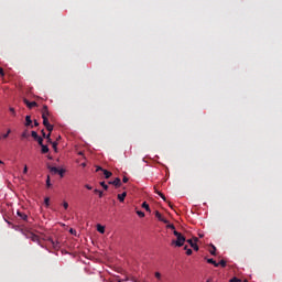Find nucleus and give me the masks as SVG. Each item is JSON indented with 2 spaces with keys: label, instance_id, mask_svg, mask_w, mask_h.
Returning <instances> with one entry per match:
<instances>
[{
  "label": "nucleus",
  "instance_id": "obj_1",
  "mask_svg": "<svg viewBox=\"0 0 282 282\" xmlns=\"http://www.w3.org/2000/svg\"><path fill=\"white\" fill-rule=\"evenodd\" d=\"M50 109L47 108V106H43L42 120L45 129L48 131V134L46 137L48 141L51 140L50 135H52V131H54V126L50 123Z\"/></svg>",
  "mask_w": 282,
  "mask_h": 282
},
{
  "label": "nucleus",
  "instance_id": "obj_2",
  "mask_svg": "<svg viewBox=\"0 0 282 282\" xmlns=\"http://www.w3.org/2000/svg\"><path fill=\"white\" fill-rule=\"evenodd\" d=\"M173 235L176 237V240H173L172 245L176 246V248H182V246L186 243V237H184V235L177 230H174Z\"/></svg>",
  "mask_w": 282,
  "mask_h": 282
},
{
  "label": "nucleus",
  "instance_id": "obj_3",
  "mask_svg": "<svg viewBox=\"0 0 282 282\" xmlns=\"http://www.w3.org/2000/svg\"><path fill=\"white\" fill-rule=\"evenodd\" d=\"M22 235H24V237H26V239H31V241L39 243V241H41V238L39 237V235L28 230V229H22Z\"/></svg>",
  "mask_w": 282,
  "mask_h": 282
},
{
  "label": "nucleus",
  "instance_id": "obj_4",
  "mask_svg": "<svg viewBox=\"0 0 282 282\" xmlns=\"http://www.w3.org/2000/svg\"><path fill=\"white\" fill-rule=\"evenodd\" d=\"M154 193L161 197V199H163V202H166L167 206H170L173 209V203H171V200L166 199V196L160 192V188L158 185H154Z\"/></svg>",
  "mask_w": 282,
  "mask_h": 282
},
{
  "label": "nucleus",
  "instance_id": "obj_5",
  "mask_svg": "<svg viewBox=\"0 0 282 282\" xmlns=\"http://www.w3.org/2000/svg\"><path fill=\"white\" fill-rule=\"evenodd\" d=\"M198 241H199L198 238H193V239L187 240V243H189L191 248H193V250H195V252L199 251V246L197 245Z\"/></svg>",
  "mask_w": 282,
  "mask_h": 282
},
{
  "label": "nucleus",
  "instance_id": "obj_6",
  "mask_svg": "<svg viewBox=\"0 0 282 282\" xmlns=\"http://www.w3.org/2000/svg\"><path fill=\"white\" fill-rule=\"evenodd\" d=\"M154 215L159 221H162L163 224H169V219H166V217H164V215H162L160 212L155 210Z\"/></svg>",
  "mask_w": 282,
  "mask_h": 282
},
{
  "label": "nucleus",
  "instance_id": "obj_7",
  "mask_svg": "<svg viewBox=\"0 0 282 282\" xmlns=\"http://www.w3.org/2000/svg\"><path fill=\"white\" fill-rule=\"evenodd\" d=\"M23 102H24V105H26V107H28L29 109H34V107H37L36 101H30V100H28V99H23Z\"/></svg>",
  "mask_w": 282,
  "mask_h": 282
},
{
  "label": "nucleus",
  "instance_id": "obj_8",
  "mask_svg": "<svg viewBox=\"0 0 282 282\" xmlns=\"http://www.w3.org/2000/svg\"><path fill=\"white\" fill-rule=\"evenodd\" d=\"M109 184H112V186H116V188H120L122 183L119 177H116L112 182H109Z\"/></svg>",
  "mask_w": 282,
  "mask_h": 282
},
{
  "label": "nucleus",
  "instance_id": "obj_9",
  "mask_svg": "<svg viewBox=\"0 0 282 282\" xmlns=\"http://www.w3.org/2000/svg\"><path fill=\"white\" fill-rule=\"evenodd\" d=\"M208 252L212 257H217V248L214 245L209 246Z\"/></svg>",
  "mask_w": 282,
  "mask_h": 282
},
{
  "label": "nucleus",
  "instance_id": "obj_10",
  "mask_svg": "<svg viewBox=\"0 0 282 282\" xmlns=\"http://www.w3.org/2000/svg\"><path fill=\"white\" fill-rule=\"evenodd\" d=\"M117 198L121 204L124 203V199L127 198V192L118 194Z\"/></svg>",
  "mask_w": 282,
  "mask_h": 282
},
{
  "label": "nucleus",
  "instance_id": "obj_11",
  "mask_svg": "<svg viewBox=\"0 0 282 282\" xmlns=\"http://www.w3.org/2000/svg\"><path fill=\"white\" fill-rule=\"evenodd\" d=\"M207 263H212L214 268H219V263H217V261H215L213 258L207 259Z\"/></svg>",
  "mask_w": 282,
  "mask_h": 282
},
{
  "label": "nucleus",
  "instance_id": "obj_12",
  "mask_svg": "<svg viewBox=\"0 0 282 282\" xmlns=\"http://www.w3.org/2000/svg\"><path fill=\"white\" fill-rule=\"evenodd\" d=\"M141 206L142 208H144V210H147V213H151V207L149 206V203L143 202Z\"/></svg>",
  "mask_w": 282,
  "mask_h": 282
},
{
  "label": "nucleus",
  "instance_id": "obj_13",
  "mask_svg": "<svg viewBox=\"0 0 282 282\" xmlns=\"http://www.w3.org/2000/svg\"><path fill=\"white\" fill-rule=\"evenodd\" d=\"M105 178L109 180V177H111V175H113L111 172L107 171V170H102Z\"/></svg>",
  "mask_w": 282,
  "mask_h": 282
},
{
  "label": "nucleus",
  "instance_id": "obj_14",
  "mask_svg": "<svg viewBox=\"0 0 282 282\" xmlns=\"http://www.w3.org/2000/svg\"><path fill=\"white\" fill-rule=\"evenodd\" d=\"M18 216L21 217V219H23V221H28V215H25L21 212H18Z\"/></svg>",
  "mask_w": 282,
  "mask_h": 282
},
{
  "label": "nucleus",
  "instance_id": "obj_15",
  "mask_svg": "<svg viewBox=\"0 0 282 282\" xmlns=\"http://www.w3.org/2000/svg\"><path fill=\"white\" fill-rule=\"evenodd\" d=\"M97 230L100 232V235H105V226L97 225Z\"/></svg>",
  "mask_w": 282,
  "mask_h": 282
},
{
  "label": "nucleus",
  "instance_id": "obj_16",
  "mask_svg": "<svg viewBox=\"0 0 282 282\" xmlns=\"http://www.w3.org/2000/svg\"><path fill=\"white\" fill-rule=\"evenodd\" d=\"M30 124H32V119H31L30 116H26V117H25V126H26V127H30Z\"/></svg>",
  "mask_w": 282,
  "mask_h": 282
},
{
  "label": "nucleus",
  "instance_id": "obj_17",
  "mask_svg": "<svg viewBox=\"0 0 282 282\" xmlns=\"http://www.w3.org/2000/svg\"><path fill=\"white\" fill-rule=\"evenodd\" d=\"M52 148L54 149L55 153L58 152V142H52Z\"/></svg>",
  "mask_w": 282,
  "mask_h": 282
},
{
  "label": "nucleus",
  "instance_id": "obj_18",
  "mask_svg": "<svg viewBox=\"0 0 282 282\" xmlns=\"http://www.w3.org/2000/svg\"><path fill=\"white\" fill-rule=\"evenodd\" d=\"M42 153H50V148L47 145L42 144Z\"/></svg>",
  "mask_w": 282,
  "mask_h": 282
},
{
  "label": "nucleus",
  "instance_id": "obj_19",
  "mask_svg": "<svg viewBox=\"0 0 282 282\" xmlns=\"http://www.w3.org/2000/svg\"><path fill=\"white\" fill-rule=\"evenodd\" d=\"M217 263H218V265H221V268H226V264H227L226 260H220Z\"/></svg>",
  "mask_w": 282,
  "mask_h": 282
},
{
  "label": "nucleus",
  "instance_id": "obj_20",
  "mask_svg": "<svg viewBox=\"0 0 282 282\" xmlns=\"http://www.w3.org/2000/svg\"><path fill=\"white\" fill-rule=\"evenodd\" d=\"M229 282H242L241 279L234 276L232 279L229 280Z\"/></svg>",
  "mask_w": 282,
  "mask_h": 282
},
{
  "label": "nucleus",
  "instance_id": "obj_21",
  "mask_svg": "<svg viewBox=\"0 0 282 282\" xmlns=\"http://www.w3.org/2000/svg\"><path fill=\"white\" fill-rule=\"evenodd\" d=\"M166 228L175 231V225H173V224L166 225Z\"/></svg>",
  "mask_w": 282,
  "mask_h": 282
},
{
  "label": "nucleus",
  "instance_id": "obj_22",
  "mask_svg": "<svg viewBox=\"0 0 282 282\" xmlns=\"http://www.w3.org/2000/svg\"><path fill=\"white\" fill-rule=\"evenodd\" d=\"M36 140H37L40 147H43V138L37 137Z\"/></svg>",
  "mask_w": 282,
  "mask_h": 282
},
{
  "label": "nucleus",
  "instance_id": "obj_23",
  "mask_svg": "<svg viewBox=\"0 0 282 282\" xmlns=\"http://www.w3.org/2000/svg\"><path fill=\"white\" fill-rule=\"evenodd\" d=\"M100 186H102V188L105 191H108L109 186L105 184V182H100Z\"/></svg>",
  "mask_w": 282,
  "mask_h": 282
},
{
  "label": "nucleus",
  "instance_id": "obj_24",
  "mask_svg": "<svg viewBox=\"0 0 282 282\" xmlns=\"http://www.w3.org/2000/svg\"><path fill=\"white\" fill-rule=\"evenodd\" d=\"M31 135H32V138H35V140L39 138V133H36V131H32Z\"/></svg>",
  "mask_w": 282,
  "mask_h": 282
},
{
  "label": "nucleus",
  "instance_id": "obj_25",
  "mask_svg": "<svg viewBox=\"0 0 282 282\" xmlns=\"http://www.w3.org/2000/svg\"><path fill=\"white\" fill-rule=\"evenodd\" d=\"M50 186H52V183L50 182V176H47V178H46V188H50Z\"/></svg>",
  "mask_w": 282,
  "mask_h": 282
},
{
  "label": "nucleus",
  "instance_id": "obj_26",
  "mask_svg": "<svg viewBox=\"0 0 282 282\" xmlns=\"http://www.w3.org/2000/svg\"><path fill=\"white\" fill-rule=\"evenodd\" d=\"M137 215H138L139 217L143 218V217H144V212L137 210Z\"/></svg>",
  "mask_w": 282,
  "mask_h": 282
},
{
  "label": "nucleus",
  "instance_id": "obj_27",
  "mask_svg": "<svg viewBox=\"0 0 282 282\" xmlns=\"http://www.w3.org/2000/svg\"><path fill=\"white\" fill-rule=\"evenodd\" d=\"M63 206H64L65 210H67L69 208V204L67 202H64Z\"/></svg>",
  "mask_w": 282,
  "mask_h": 282
},
{
  "label": "nucleus",
  "instance_id": "obj_28",
  "mask_svg": "<svg viewBox=\"0 0 282 282\" xmlns=\"http://www.w3.org/2000/svg\"><path fill=\"white\" fill-rule=\"evenodd\" d=\"M186 254H187V257H191V254H193V250L192 249H187L186 250Z\"/></svg>",
  "mask_w": 282,
  "mask_h": 282
},
{
  "label": "nucleus",
  "instance_id": "obj_29",
  "mask_svg": "<svg viewBox=\"0 0 282 282\" xmlns=\"http://www.w3.org/2000/svg\"><path fill=\"white\" fill-rule=\"evenodd\" d=\"M122 182H123V184H127V182H129V177L123 176Z\"/></svg>",
  "mask_w": 282,
  "mask_h": 282
},
{
  "label": "nucleus",
  "instance_id": "obj_30",
  "mask_svg": "<svg viewBox=\"0 0 282 282\" xmlns=\"http://www.w3.org/2000/svg\"><path fill=\"white\" fill-rule=\"evenodd\" d=\"M44 204H45L46 206H50V198L46 197V198L44 199Z\"/></svg>",
  "mask_w": 282,
  "mask_h": 282
},
{
  "label": "nucleus",
  "instance_id": "obj_31",
  "mask_svg": "<svg viewBox=\"0 0 282 282\" xmlns=\"http://www.w3.org/2000/svg\"><path fill=\"white\" fill-rule=\"evenodd\" d=\"M10 133H11V130L9 129V130L7 131V133L3 134V138H4V139L8 138V135H10Z\"/></svg>",
  "mask_w": 282,
  "mask_h": 282
},
{
  "label": "nucleus",
  "instance_id": "obj_32",
  "mask_svg": "<svg viewBox=\"0 0 282 282\" xmlns=\"http://www.w3.org/2000/svg\"><path fill=\"white\" fill-rule=\"evenodd\" d=\"M23 173H24V175H26V173H28V165H24Z\"/></svg>",
  "mask_w": 282,
  "mask_h": 282
},
{
  "label": "nucleus",
  "instance_id": "obj_33",
  "mask_svg": "<svg viewBox=\"0 0 282 282\" xmlns=\"http://www.w3.org/2000/svg\"><path fill=\"white\" fill-rule=\"evenodd\" d=\"M154 275H155L156 279H161V276H162V275L160 274V272H155Z\"/></svg>",
  "mask_w": 282,
  "mask_h": 282
},
{
  "label": "nucleus",
  "instance_id": "obj_34",
  "mask_svg": "<svg viewBox=\"0 0 282 282\" xmlns=\"http://www.w3.org/2000/svg\"><path fill=\"white\" fill-rule=\"evenodd\" d=\"M95 193H98L99 194V197H102V192L98 191V189H95Z\"/></svg>",
  "mask_w": 282,
  "mask_h": 282
},
{
  "label": "nucleus",
  "instance_id": "obj_35",
  "mask_svg": "<svg viewBox=\"0 0 282 282\" xmlns=\"http://www.w3.org/2000/svg\"><path fill=\"white\" fill-rule=\"evenodd\" d=\"M0 76H6V74L3 73V68L0 67Z\"/></svg>",
  "mask_w": 282,
  "mask_h": 282
},
{
  "label": "nucleus",
  "instance_id": "obj_36",
  "mask_svg": "<svg viewBox=\"0 0 282 282\" xmlns=\"http://www.w3.org/2000/svg\"><path fill=\"white\" fill-rule=\"evenodd\" d=\"M63 173H65L63 170L58 171V174L61 175V177H63Z\"/></svg>",
  "mask_w": 282,
  "mask_h": 282
},
{
  "label": "nucleus",
  "instance_id": "obj_37",
  "mask_svg": "<svg viewBox=\"0 0 282 282\" xmlns=\"http://www.w3.org/2000/svg\"><path fill=\"white\" fill-rule=\"evenodd\" d=\"M86 188H87L88 191H91V186H89V185H86Z\"/></svg>",
  "mask_w": 282,
  "mask_h": 282
},
{
  "label": "nucleus",
  "instance_id": "obj_38",
  "mask_svg": "<svg viewBox=\"0 0 282 282\" xmlns=\"http://www.w3.org/2000/svg\"><path fill=\"white\" fill-rule=\"evenodd\" d=\"M11 113H14V108H10Z\"/></svg>",
  "mask_w": 282,
  "mask_h": 282
},
{
  "label": "nucleus",
  "instance_id": "obj_39",
  "mask_svg": "<svg viewBox=\"0 0 282 282\" xmlns=\"http://www.w3.org/2000/svg\"><path fill=\"white\" fill-rule=\"evenodd\" d=\"M184 250H186V251L189 250V249H188V246H185V247H184Z\"/></svg>",
  "mask_w": 282,
  "mask_h": 282
},
{
  "label": "nucleus",
  "instance_id": "obj_40",
  "mask_svg": "<svg viewBox=\"0 0 282 282\" xmlns=\"http://www.w3.org/2000/svg\"><path fill=\"white\" fill-rule=\"evenodd\" d=\"M35 127H39V122L35 121Z\"/></svg>",
  "mask_w": 282,
  "mask_h": 282
},
{
  "label": "nucleus",
  "instance_id": "obj_41",
  "mask_svg": "<svg viewBox=\"0 0 282 282\" xmlns=\"http://www.w3.org/2000/svg\"><path fill=\"white\" fill-rule=\"evenodd\" d=\"M82 166H87V164L83 163Z\"/></svg>",
  "mask_w": 282,
  "mask_h": 282
},
{
  "label": "nucleus",
  "instance_id": "obj_42",
  "mask_svg": "<svg viewBox=\"0 0 282 282\" xmlns=\"http://www.w3.org/2000/svg\"><path fill=\"white\" fill-rule=\"evenodd\" d=\"M70 232L74 234V229H70Z\"/></svg>",
  "mask_w": 282,
  "mask_h": 282
},
{
  "label": "nucleus",
  "instance_id": "obj_43",
  "mask_svg": "<svg viewBox=\"0 0 282 282\" xmlns=\"http://www.w3.org/2000/svg\"><path fill=\"white\" fill-rule=\"evenodd\" d=\"M78 154H79V155H83V152H79Z\"/></svg>",
  "mask_w": 282,
  "mask_h": 282
},
{
  "label": "nucleus",
  "instance_id": "obj_44",
  "mask_svg": "<svg viewBox=\"0 0 282 282\" xmlns=\"http://www.w3.org/2000/svg\"><path fill=\"white\" fill-rule=\"evenodd\" d=\"M0 164H3V162L0 161Z\"/></svg>",
  "mask_w": 282,
  "mask_h": 282
}]
</instances>
